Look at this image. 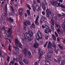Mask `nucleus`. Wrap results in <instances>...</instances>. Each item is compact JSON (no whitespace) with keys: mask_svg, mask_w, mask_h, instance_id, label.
<instances>
[{"mask_svg":"<svg viewBox=\"0 0 65 65\" xmlns=\"http://www.w3.org/2000/svg\"><path fill=\"white\" fill-rule=\"evenodd\" d=\"M29 33H26L24 35V38L26 40H28L29 41H30L31 39H32V37L33 34L31 30L29 31Z\"/></svg>","mask_w":65,"mask_h":65,"instance_id":"nucleus-1","label":"nucleus"},{"mask_svg":"<svg viewBox=\"0 0 65 65\" xmlns=\"http://www.w3.org/2000/svg\"><path fill=\"white\" fill-rule=\"evenodd\" d=\"M56 27L58 29H56V31L59 34H61L63 33V30L62 29H60L61 26L59 24H58L57 23L55 24Z\"/></svg>","mask_w":65,"mask_h":65,"instance_id":"nucleus-2","label":"nucleus"},{"mask_svg":"<svg viewBox=\"0 0 65 65\" xmlns=\"http://www.w3.org/2000/svg\"><path fill=\"white\" fill-rule=\"evenodd\" d=\"M36 38L38 40H39L40 39L42 38V34L40 32L39 30H38L37 33L36 35Z\"/></svg>","mask_w":65,"mask_h":65,"instance_id":"nucleus-3","label":"nucleus"},{"mask_svg":"<svg viewBox=\"0 0 65 65\" xmlns=\"http://www.w3.org/2000/svg\"><path fill=\"white\" fill-rule=\"evenodd\" d=\"M51 45L52 44H51V42L49 41L48 45L47 47L48 48V51L49 52L51 53L52 54H53L54 53V50H53V48L51 47Z\"/></svg>","mask_w":65,"mask_h":65,"instance_id":"nucleus-4","label":"nucleus"},{"mask_svg":"<svg viewBox=\"0 0 65 65\" xmlns=\"http://www.w3.org/2000/svg\"><path fill=\"white\" fill-rule=\"evenodd\" d=\"M11 29V28H9L8 31H6L5 32V35H6V37H9L11 36V34L12 33Z\"/></svg>","mask_w":65,"mask_h":65,"instance_id":"nucleus-5","label":"nucleus"},{"mask_svg":"<svg viewBox=\"0 0 65 65\" xmlns=\"http://www.w3.org/2000/svg\"><path fill=\"white\" fill-rule=\"evenodd\" d=\"M15 43L16 46H19L20 48H22V44L21 43L19 44V40L17 39H16L15 40Z\"/></svg>","mask_w":65,"mask_h":65,"instance_id":"nucleus-6","label":"nucleus"},{"mask_svg":"<svg viewBox=\"0 0 65 65\" xmlns=\"http://www.w3.org/2000/svg\"><path fill=\"white\" fill-rule=\"evenodd\" d=\"M7 5H6L5 6V11L6 13H7ZM6 13H3L2 15V17H6Z\"/></svg>","mask_w":65,"mask_h":65,"instance_id":"nucleus-7","label":"nucleus"},{"mask_svg":"<svg viewBox=\"0 0 65 65\" xmlns=\"http://www.w3.org/2000/svg\"><path fill=\"white\" fill-rule=\"evenodd\" d=\"M38 46H39V45L36 42H35L34 44L33 47L34 48H37L38 47Z\"/></svg>","mask_w":65,"mask_h":65,"instance_id":"nucleus-8","label":"nucleus"},{"mask_svg":"<svg viewBox=\"0 0 65 65\" xmlns=\"http://www.w3.org/2000/svg\"><path fill=\"white\" fill-rule=\"evenodd\" d=\"M7 21L9 23H13L14 21L11 18H9L8 19Z\"/></svg>","mask_w":65,"mask_h":65,"instance_id":"nucleus-9","label":"nucleus"},{"mask_svg":"<svg viewBox=\"0 0 65 65\" xmlns=\"http://www.w3.org/2000/svg\"><path fill=\"white\" fill-rule=\"evenodd\" d=\"M29 51H28V49H27L25 48L23 51V53L25 55H26V54H27V52H28H28Z\"/></svg>","mask_w":65,"mask_h":65,"instance_id":"nucleus-10","label":"nucleus"},{"mask_svg":"<svg viewBox=\"0 0 65 65\" xmlns=\"http://www.w3.org/2000/svg\"><path fill=\"white\" fill-rule=\"evenodd\" d=\"M39 19V17H37L35 22V24H36V25H38L39 24V23L38 22Z\"/></svg>","mask_w":65,"mask_h":65,"instance_id":"nucleus-11","label":"nucleus"},{"mask_svg":"<svg viewBox=\"0 0 65 65\" xmlns=\"http://www.w3.org/2000/svg\"><path fill=\"white\" fill-rule=\"evenodd\" d=\"M35 8L37 11H39V10H40V7L38 5H36L35 6Z\"/></svg>","mask_w":65,"mask_h":65,"instance_id":"nucleus-12","label":"nucleus"},{"mask_svg":"<svg viewBox=\"0 0 65 65\" xmlns=\"http://www.w3.org/2000/svg\"><path fill=\"white\" fill-rule=\"evenodd\" d=\"M45 17H42L41 18L40 20V22L41 24H42V22H43L45 20Z\"/></svg>","mask_w":65,"mask_h":65,"instance_id":"nucleus-13","label":"nucleus"},{"mask_svg":"<svg viewBox=\"0 0 65 65\" xmlns=\"http://www.w3.org/2000/svg\"><path fill=\"white\" fill-rule=\"evenodd\" d=\"M42 6L43 9V10H45L46 9L45 7V4H44V3H42Z\"/></svg>","mask_w":65,"mask_h":65,"instance_id":"nucleus-14","label":"nucleus"},{"mask_svg":"<svg viewBox=\"0 0 65 65\" xmlns=\"http://www.w3.org/2000/svg\"><path fill=\"white\" fill-rule=\"evenodd\" d=\"M53 18L52 17V19L51 20V22L52 24V25L54 26L55 25V23L54 22V21L53 20Z\"/></svg>","mask_w":65,"mask_h":65,"instance_id":"nucleus-15","label":"nucleus"},{"mask_svg":"<svg viewBox=\"0 0 65 65\" xmlns=\"http://www.w3.org/2000/svg\"><path fill=\"white\" fill-rule=\"evenodd\" d=\"M15 61V58H13V61H11L9 64V65H13Z\"/></svg>","mask_w":65,"mask_h":65,"instance_id":"nucleus-16","label":"nucleus"},{"mask_svg":"<svg viewBox=\"0 0 65 65\" xmlns=\"http://www.w3.org/2000/svg\"><path fill=\"white\" fill-rule=\"evenodd\" d=\"M43 51H41L40 53V54L39 55V59H41V58H42V55H43Z\"/></svg>","mask_w":65,"mask_h":65,"instance_id":"nucleus-17","label":"nucleus"},{"mask_svg":"<svg viewBox=\"0 0 65 65\" xmlns=\"http://www.w3.org/2000/svg\"><path fill=\"white\" fill-rule=\"evenodd\" d=\"M28 54L29 56V58L30 59H31V58H32V55H31V52H30V51L28 52Z\"/></svg>","mask_w":65,"mask_h":65,"instance_id":"nucleus-18","label":"nucleus"},{"mask_svg":"<svg viewBox=\"0 0 65 65\" xmlns=\"http://www.w3.org/2000/svg\"><path fill=\"white\" fill-rule=\"evenodd\" d=\"M23 62L26 64H29V62L26 59H24L23 60Z\"/></svg>","mask_w":65,"mask_h":65,"instance_id":"nucleus-19","label":"nucleus"},{"mask_svg":"<svg viewBox=\"0 0 65 65\" xmlns=\"http://www.w3.org/2000/svg\"><path fill=\"white\" fill-rule=\"evenodd\" d=\"M15 60L17 62H20L22 61V59H20L16 58L15 59Z\"/></svg>","mask_w":65,"mask_h":65,"instance_id":"nucleus-20","label":"nucleus"},{"mask_svg":"<svg viewBox=\"0 0 65 65\" xmlns=\"http://www.w3.org/2000/svg\"><path fill=\"white\" fill-rule=\"evenodd\" d=\"M52 37L53 39H54V40H55V41H56V37L54 35H52Z\"/></svg>","mask_w":65,"mask_h":65,"instance_id":"nucleus-21","label":"nucleus"},{"mask_svg":"<svg viewBox=\"0 0 65 65\" xmlns=\"http://www.w3.org/2000/svg\"><path fill=\"white\" fill-rule=\"evenodd\" d=\"M45 63L46 65H50V62L46 61L45 62Z\"/></svg>","mask_w":65,"mask_h":65,"instance_id":"nucleus-22","label":"nucleus"},{"mask_svg":"<svg viewBox=\"0 0 65 65\" xmlns=\"http://www.w3.org/2000/svg\"><path fill=\"white\" fill-rule=\"evenodd\" d=\"M47 56L48 58H51L52 57V55L50 53H47Z\"/></svg>","mask_w":65,"mask_h":65,"instance_id":"nucleus-23","label":"nucleus"},{"mask_svg":"<svg viewBox=\"0 0 65 65\" xmlns=\"http://www.w3.org/2000/svg\"><path fill=\"white\" fill-rule=\"evenodd\" d=\"M54 50L55 51L56 53V54H58V50L57 49V48H56V47H54Z\"/></svg>","mask_w":65,"mask_h":65,"instance_id":"nucleus-24","label":"nucleus"},{"mask_svg":"<svg viewBox=\"0 0 65 65\" xmlns=\"http://www.w3.org/2000/svg\"><path fill=\"white\" fill-rule=\"evenodd\" d=\"M52 46L54 48L55 47H56V44H55V43L54 42L52 43Z\"/></svg>","mask_w":65,"mask_h":65,"instance_id":"nucleus-25","label":"nucleus"},{"mask_svg":"<svg viewBox=\"0 0 65 65\" xmlns=\"http://www.w3.org/2000/svg\"><path fill=\"white\" fill-rule=\"evenodd\" d=\"M31 27L32 28H35V25H34V23H33L31 25Z\"/></svg>","mask_w":65,"mask_h":65,"instance_id":"nucleus-26","label":"nucleus"},{"mask_svg":"<svg viewBox=\"0 0 65 65\" xmlns=\"http://www.w3.org/2000/svg\"><path fill=\"white\" fill-rule=\"evenodd\" d=\"M14 47V48H15L16 51H20V49H19V47H16L15 46Z\"/></svg>","mask_w":65,"mask_h":65,"instance_id":"nucleus-27","label":"nucleus"},{"mask_svg":"<svg viewBox=\"0 0 65 65\" xmlns=\"http://www.w3.org/2000/svg\"><path fill=\"white\" fill-rule=\"evenodd\" d=\"M65 64V61L64 60H63L61 62V65H64Z\"/></svg>","mask_w":65,"mask_h":65,"instance_id":"nucleus-28","label":"nucleus"},{"mask_svg":"<svg viewBox=\"0 0 65 65\" xmlns=\"http://www.w3.org/2000/svg\"><path fill=\"white\" fill-rule=\"evenodd\" d=\"M58 16L59 17H62V16L63 17H65V14H63L62 15H61V14H58Z\"/></svg>","mask_w":65,"mask_h":65,"instance_id":"nucleus-29","label":"nucleus"},{"mask_svg":"<svg viewBox=\"0 0 65 65\" xmlns=\"http://www.w3.org/2000/svg\"><path fill=\"white\" fill-rule=\"evenodd\" d=\"M55 34L56 36L57 37H58L59 36L58 35V34L57 33V32H56V31H55Z\"/></svg>","mask_w":65,"mask_h":65,"instance_id":"nucleus-30","label":"nucleus"},{"mask_svg":"<svg viewBox=\"0 0 65 65\" xmlns=\"http://www.w3.org/2000/svg\"><path fill=\"white\" fill-rule=\"evenodd\" d=\"M27 13L28 14V15H30V12L29 10H27Z\"/></svg>","mask_w":65,"mask_h":65,"instance_id":"nucleus-31","label":"nucleus"},{"mask_svg":"<svg viewBox=\"0 0 65 65\" xmlns=\"http://www.w3.org/2000/svg\"><path fill=\"white\" fill-rule=\"evenodd\" d=\"M60 7L62 8H65V5H63L62 4H61L60 5Z\"/></svg>","mask_w":65,"mask_h":65,"instance_id":"nucleus-32","label":"nucleus"},{"mask_svg":"<svg viewBox=\"0 0 65 65\" xmlns=\"http://www.w3.org/2000/svg\"><path fill=\"white\" fill-rule=\"evenodd\" d=\"M59 6L60 7H61V5H60V3H59L58 4H57V5H56V7H58V6Z\"/></svg>","mask_w":65,"mask_h":65,"instance_id":"nucleus-33","label":"nucleus"},{"mask_svg":"<svg viewBox=\"0 0 65 65\" xmlns=\"http://www.w3.org/2000/svg\"><path fill=\"white\" fill-rule=\"evenodd\" d=\"M47 43H48V42L47 41L45 44L44 45V47H45L46 46V45H47Z\"/></svg>","mask_w":65,"mask_h":65,"instance_id":"nucleus-34","label":"nucleus"},{"mask_svg":"<svg viewBox=\"0 0 65 65\" xmlns=\"http://www.w3.org/2000/svg\"><path fill=\"white\" fill-rule=\"evenodd\" d=\"M9 50L10 52L11 51V46L10 45H9Z\"/></svg>","mask_w":65,"mask_h":65,"instance_id":"nucleus-35","label":"nucleus"},{"mask_svg":"<svg viewBox=\"0 0 65 65\" xmlns=\"http://www.w3.org/2000/svg\"><path fill=\"white\" fill-rule=\"evenodd\" d=\"M45 33H46V34H48V33H49V31L46 30H45Z\"/></svg>","mask_w":65,"mask_h":65,"instance_id":"nucleus-36","label":"nucleus"},{"mask_svg":"<svg viewBox=\"0 0 65 65\" xmlns=\"http://www.w3.org/2000/svg\"><path fill=\"white\" fill-rule=\"evenodd\" d=\"M27 23L28 25H31V23L29 21H27Z\"/></svg>","mask_w":65,"mask_h":65,"instance_id":"nucleus-37","label":"nucleus"},{"mask_svg":"<svg viewBox=\"0 0 65 65\" xmlns=\"http://www.w3.org/2000/svg\"><path fill=\"white\" fill-rule=\"evenodd\" d=\"M27 7H28V8L29 9V10H30V9H31V7H30V6H29V5L27 4Z\"/></svg>","mask_w":65,"mask_h":65,"instance_id":"nucleus-38","label":"nucleus"},{"mask_svg":"<svg viewBox=\"0 0 65 65\" xmlns=\"http://www.w3.org/2000/svg\"><path fill=\"white\" fill-rule=\"evenodd\" d=\"M45 27L46 29H47V30H48V29H49V27H48V25H45Z\"/></svg>","mask_w":65,"mask_h":65,"instance_id":"nucleus-39","label":"nucleus"},{"mask_svg":"<svg viewBox=\"0 0 65 65\" xmlns=\"http://www.w3.org/2000/svg\"><path fill=\"white\" fill-rule=\"evenodd\" d=\"M49 11L48 9H47L46 10V13H49Z\"/></svg>","mask_w":65,"mask_h":65,"instance_id":"nucleus-40","label":"nucleus"},{"mask_svg":"<svg viewBox=\"0 0 65 65\" xmlns=\"http://www.w3.org/2000/svg\"><path fill=\"white\" fill-rule=\"evenodd\" d=\"M23 11V10L22 9H19V13L20 14L21 13V12Z\"/></svg>","mask_w":65,"mask_h":65,"instance_id":"nucleus-41","label":"nucleus"},{"mask_svg":"<svg viewBox=\"0 0 65 65\" xmlns=\"http://www.w3.org/2000/svg\"><path fill=\"white\" fill-rule=\"evenodd\" d=\"M54 2H55V4L56 5H56L58 4V1H55Z\"/></svg>","mask_w":65,"mask_h":65,"instance_id":"nucleus-42","label":"nucleus"},{"mask_svg":"<svg viewBox=\"0 0 65 65\" xmlns=\"http://www.w3.org/2000/svg\"><path fill=\"white\" fill-rule=\"evenodd\" d=\"M48 35H45V38H46V40H47V39H48Z\"/></svg>","mask_w":65,"mask_h":65,"instance_id":"nucleus-43","label":"nucleus"},{"mask_svg":"<svg viewBox=\"0 0 65 65\" xmlns=\"http://www.w3.org/2000/svg\"><path fill=\"white\" fill-rule=\"evenodd\" d=\"M19 63L20 64V65H24L23 64V63L22 62H20V61L19 62Z\"/></svg>","mask_w":65,"mask_h":65,"instance_id":"nucleus-44","label":"nucleus"},{"mask_svg":"<svg viewBox=\"0 0 65 65\" xmlns=\"http://www.w3.org/2000/svg\"><path fill=\"white\" fill-rule=\"evenodd\" d=\"M22 41L23 43H25V40L23 39H22Z\"/></svg>","mask_w":65,"mask_h":65,"instance_id":"nucleus-45","label":"nucleus"},{"mask_svg":"<svg viewBox=\"0 0 65 65\" xmlns=\"http://www.w3.org/2000/svg\"><path fill=\"white\" fill-rule=\"evenodd\" d=\"M11 6V7L12 9V11H14V9H13V7H12L11 6Z\"/></svg>","mask_w":65,"mask_h":65,"instance_id":"nucleus-46","label":"nucleus"},{"mask_svg":"<svg viewBox=\"0 0 65 65\" xmlns=\"http://www.w3.org/2000/svg\"><path fill=\"white\" fill-rule=\"evenodd\" d=\"M57 1H59L61 3H62L63 2V0H57Z\"/></svg>","mask_w":65,"mask_h":65,"instance_id":"nucleus-47","label":"nucleus"},{"mask_svg":"<svg viewBox=\"0 0 65 65\" xmlns=\"http://www.w3.org/2000/svg\"><path fill=\"white\" fill-rule=\"evenodd\" d=\"M47 17H50V14H49V13H46Z\"/></svg>","mask_w":65,"mask_h":65,"instance_id":"nucleus-48","label":"nucleus"},{"mask_svg":"<svg viewBox=\"0 0 65 65\" xmlns=\"http://www.w3.org/2000/svg\"><path fill=\"white\" fill-rule=\"evenodd\" d=\"M10 59V57H8V58L7 59V61H8V62H9V59Z\"/></svg>","mask_w":65,"mask_h":65,"instance_id":"nucleus-49","label":"nucleus"},{"mask_svg":"<svg viewBox=\"0 0 65 65\" xmlns=\"http://www.w3.org/2000/svg\"><path fill=\"white\" fill-rule=\"evenodd\" d=\"M4 56L5 57H6V58L7 56V54L6 53H4Z\"/></svg>","mask_w":65,"mask_h":65,"instance_id":"nucleus-50","label":"nucleus"},{"mask_svg":"<svg viewBox=\"0 0 65 65\" xmlns=\"http://www.w3.org/2000/svg\"><path fill=\"white\" fill-rule=\"evenodd\" d=\"M42 14H43V15H45V13L44 11H42Z\"/></svg>","mask_w":65,"mask_h":65,"instance_id":"nucleus-51","label":"nucleus"},{"mask_svg":"<svg viewBox=\"0 0 65 65\" xmlns=\"http://www.w3.org/2000/svg\"><path fill=\"white\" fill-rule=\"evenodd\" d=\"M24 25H25V26H27V23H26V22H24Z\"/></svg>","mask_w":65,"mask_h":65,"instance_id":"nucleus-52","label":"nucleus"},{"mask_svg":"<svg viewBox=\"0 0 65 65\" xmlns=\"http://www.w3.org/2000/svg\"><path fill=\"white\" fill-rule=\"evenodd\" d=\"M42 28L43 29H44V28H45V26H44L43 25H42Z\"/></svg>","mask_w":65,"mask_h":65,"instance_id":"nucleus-53","label":"nucleus"},{"mask_svg":"<svg viewBox=\"0 0 65 65\" xmlns=\"http://www.w3.org/2000/svg\"><path fill=\"white\" fill-rule=\"evenodd\" d=\"M51 29H52L53 30V29H54V27H53V26H52V25H51Z\"/></svg>","mask_w":65,"mask_h":65,"instance_id":"nucleus-54","label":"nucleus"},{"mask_svg":"<svg viewBox=\"0 0 65 65\" xmlns=\"http://www.w3.org/2000/svg\"><path fill=\"white\" fill-rule=\"evenodd\" d=\"M33 11L34 12H35L36 11V10H35V8H33Z\"/></svg>","mask_w":65,"mask_h":65,"instance_id":"nucleus-55","label":"nucleus"},{"mask_svg":"<svg viewBox=\"0 0 65 65\" xmlns=\"http://www.w3.org/2000/svg\"><path fill=\"white\" fill-rule=\"evenodd\" d=\"M54 61H55L56 62H58L57 60H56V59H54Z\"/></svg>","mask_w":65,"mask_h":65,"instance_id":"nucleus-56","label":"nucleus"},{"mask_svg":"<svg viewBox=\"0 0 65 65\" xmlns=\"http://www.w3.org/2000/svg\"><path fill=\"white\" fill-rule=\"evenodd\" d=\"M1 45L2 46H3V47H4V48H5V46H3V43H2Z\"/></svg>","mask_w":65,"mask_h":65,"instance_id":"nucleus-57","label":"nucleus"},{"mask_svg":"<svg viewBox=\"0 0 65 65\" xmlns=\"http://www.w3.org/2000/svg\"><path fill=\"white\" fill-rule=\"evenodd\" d=\"M34 65H38V63H37V62H35Z\"/></svg>","mask_w":65,"mask_h":65,"instance_id":"nucleus-58","label":"nucleus"},{"mask_svg":"<svg viewBox=\"0 0 65 65\" xmlns=\"http://www.w3.org/2000/svg\"><path fill=\"white\" fill-rule=\"evenodd\" d=\"M57 40L58 41H60V39L59 38H57Z\"/></svg>","mask_w":65,"mask_h":65,"instance_id":"nucleus-59","label":"nucleus"},{"mask_svg":"<svg viewBox=\"0 0 65 65\" xmlns=\"http://www.w3.org/2000/svg\"><path fill=\"white\" fill-rule=\"evenodd\" d=\"M64 28H63L64 29V30H65V22H64Z\"/></svg>","mask_w":65,"mask_h":65,"instance_id":"nucleus-60","label":"nucleus"},{"mask_svg":"<svg viewBox=\"0 0 65 65\" xmlns=\"http://www.w3.org/2000/svg\"><path fill=\"white\" fill-rule=\"evenodd\" d=\"M58 60L59 61H60V60H61V57H59L58 58Z\"/></svg>","mask_w":65,"mask_h":65,"instance_id":"nucleus-61","label":"nucleus"},{"mask_svg":"<svg viewBox=\"0 0 65 65\" xmlns=\"http://www.w3.org/2000/svg\"><path fill=\"white\" fill-rule=\"evenodd\" d=\"M52 5H55V2H53V3H52Z\"/></svg>","mask_w":65,"mask_h":65,"instance_id":"nucleus-62","label":"nucleus"},{"mask_svg":"<svg viewBox=\"0 0 65 65\" xmlns=\"http://www.w3.org/2000/svg\"><path fill=\"white\" fill-rule=\"evenodd\" d=\"M36 1L39 3H40V1H39V0H36Z\"/></svg>","mask_w":65,"mask_h":65,"instance_id":"nucleus-63","label":"nucleus"},{"mask_svg":"<svg viewBox=\"0 0 65 65\" xmlns=\"http://www.w3.org/2000/svg\"><path fill=\"white\" fill-rule=\"evenodd\" d=\"M25 17H27V13H25Z\"/></svg>","mask_w":65,"mask_h":65,"instance_id":"nucleus-64","label":"nucleus"}]
</instances>
